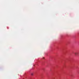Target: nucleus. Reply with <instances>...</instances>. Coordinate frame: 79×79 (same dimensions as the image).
I'll use <instances>...</instances> for the list:
<instances>
[{"label":"nucleus","instance_id":"f257e3e1","mask_svg":"<svg viewBox=\"0 0 79 79\" xmlns=\"http://www.w3.org/2000/svg\"><path fill=\"white\" fill-rule=\"evenodd\" d=\"M75 55L76 56H79V52H75L74 53Z\"/></svg>","mask_w":79,"mask_h":79},{"label":"nucleus","instance_id":"f03ea898","mask_svg":"<svg viewBox=\"0 0 79 79\" xmlns=\"http://www.w3.org/2000/svg\"><path fill=\"white\" fill-rule=\"evenodd\" d=\"M31 75H33V74L32 73Z\"/></svg>","mask_w":79,"mask_h":79}]
</instances>
